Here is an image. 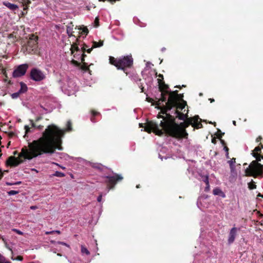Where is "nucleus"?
Masks as SVG:
<instances>
[{"instance_id": "nucleus-1", "label": "nucleus", "mask_w": 263, "mask_h": 263, "mask_svg": "<svg viewBox=\"0 0 263 263\" xmlns=\"http://www.w3.org/2000/svg\"><path fill=\"white\" fill-rule=\"evenodd\" d=\"M64 132L54 124L48 125L42 134V137L29 143V149L26 147L22 149L19 157L31 160L42 154H53L56 149L62 150V137Z\"/></svg>"}, {"instance_id": "nucleus-2", "label": "nucleus", "mask_w": 263, "mask_h": 263, "mask_svg": "<svg viewBox=\"0 0 263 263\" xmlns=\"http://www.w3.org/2000/svg\"><path fill=\"white\" fill-rule=\"evenodd\" d=\"M199 119V116H195L193 118H188L185 122L179 125L176 123L175 119L173 116L168 115L164 121H160V126L162 129L159 128L158 123L149 122L145 126V130L149 133L153 132L159 136H162L165 133L166 135L173 138H185L188 134L185 129L190 125L196 128L202 127V124L198 122Z\"/></svg>"}, {"instance_id": "nucleus-3", "label": "nucleus", "mask_w": 263, "mask_h": 263, "mask_svg": "<svg viewBox=\"0 0 263 263\" xmlns=\"http://www.w3.org/2000/svg\"><path fill=\"white\" fill-rule=\"evenodd\" d=\"M91 167L98 170L100 172H103L104 169H108L112 174L113 176H103L102 178L105 179L104 182L107 184L108 190L113 189L118 182L121 181L123 178L119 174L113 172L111 169L108 168L107 166L101 163H96L91 165Z\"/></svg>"}, {"instance_id": "nucleus-4", "label": "nucleus", "mask_w": 263, "mask_h": 263, "mask_svg": "<svg viewBox=\"0 0 263 263\" xmlns=\"http://www.w3.org/2000/svg\"><path fill=\"white\" fill-rule=\"evenodd\" d=\"M252 155L256 159V160L253 161L246 168L245 170L246 175L255 178L258 176L263 177V165L258 163V161H260L262 159L261 156L254 152H252Z\"/></svg>"}, {"instance_id": "nucleus-5", "label": "nucleus", "mask_w": 263, "mask_h": 263, "mask_svg": "<svg viewBox=\"0 0 263 263\" xmlns=\"http://www.w3.org/2000/svg\"><path fill=\"white\" fill-rule=\"evenodd\" d=\"M167 95H168V99L165 102L163 103V104L162 105L160 109L161 112L163 114H165L166 116L163 117L159 115L158 117V118H163L162 121L164 120L167 115H170V114H167V112L170 111L172 109V106L176 103L178 100H179L178 91L177 90L175 91L170 90Z\"/></svg>"}, {"instance_id": "nucleus-6", "label": "nucleus", "mask_w": 263, "mask_h": 263, "mask_svg": "<svg viewBox=\"0 0 263 263\" xmlns=\"http://www.w3.org/2000/svg\"><path fill=\"white\" fill-rule=\"evenodd\" d=\"M159 83V90L161 92L160 94L159 98H156V100L154 103L157 105L158 109H160L162 104L164 102L167 101L166 96L169 92V87L168 85L165 84L163 81H161L160 79H158Z\"/></svg>"}, {"instance_id": "nucleus-7", "label": "nucleus", "mask_w": 263, "mask_h": 263, "mask_svg": "<svg viewBox=\"0 0 263 263\" xmlns=\"http://www.w3.org/2000/svg\"><path fill=\"white\" fill-rule=\"evenodd\" d=\"M133 65V59L132 55L122 56L119 58V65L122 68H118L119 70H122L126 74H128L127 71V68H131Z\"/></svg>"}, {"instance_id": "nucleus-8", "label": "nucleus", "mask_w": 263, "mask_h": 263, "mask_svg": "<svg viewBox=\"0 0 263 263\" xmlns=\"http://www.w3.org/2000/svg\"><path fill=\"white\" fill-rule=\"evenodd\" d=\"M29 77L35 82H41L46 78V74L37 68H33L31 69Z\"/></svg>"}, {"instance_id": "nucleus-9", "label": "nucleus", "mask_w": 263, "mask_h": 263, "mask_svg": "<svg viewBox=\"0 0 263 263\" xmlns=\"http://www.w3.org/2000/svg\"><path fill=\"white\" fill-rule=\"evenodd\" d=\"M28 67L29 65L27 64H23L17 66L13 70L12 77L16 78L24 76Z\"/></svg>"}, {"instance_id": "nucleus-10", "label": "nucleus", "mask_w": 263, "mask_h": 263, "mask_svg": "<svg viewBox=\"0 0 263 263\" xmlns=\"http://www.w3.org/2000/svg\"><path fill=\"white\" fill-rule=\"evenodd\" d=\"M63 88L67 89L69 92H73L78 90L76 83L71 79L67 78L66 84H64Z\"/></svg>"}, {"instance_id": "nucleus-11", "label": "nucleus", "mask_w": 263, "mask_h": 263, "mask_svg": "<svg viewBox=\"0 0 263 263\" xmlns=\"http://www.w3.org/2000/svg\"><path fill=\"white\" fill-rule=\"evenodd\" d=\"M240 231V228L233 227L229 231L228 238V244H232L237 236V232Z\"/></svg>"}, {"instance_id": "nucleus-12", "label": "nucleus", "mask_w": 263, "mask_h": 263, "mask_svg": "<svg viewBox=\"0 0 263 263\" xmlns=\"http://www.w3.org/2000/svg\"><path fill=\"white\" fill-rule=\"evenodd\" d=\"M23 161L19 158H16L14 156H10L6 161V165L11 167H15L22 163Z\"/></svg>"}, {"instance_id": "nucleus-13", "label": "nucleus", "mask_w": 263, "mask_h": 263, "mask_svg": "<svg viewBox=\"0 0 263 263\" xmlns=\"http://www.w3.org/2000/svg\"><path fill=\"white\" fill-rule=\"evenodd\" d=\"M38 37L34 34H31L30 35L29 40L27 42V46L30 48L31 50H34L37 48Z\"/></svg>"}, {"instance_id": "nucleus-14", "label": "nucleus", "mask_w": 263, "mask_h": 263, "mask_svg": "<svg viewBox=\"0 0 263 263\" xmlns=\"http://www.w3.org/2000/svg\"><path fill=\"white\" fill-rule=\"evenodd\" d=\"M237 174L236 170V167H230V176L229 177V181L231 182H234L237 178Z\"/></svg>"}, {"instance_id": "nucleus-15", "label": "nucleus", "mask_w": 263, "mask_h": 263, "mask_svg": "<svg viewBox=\"0 0 263 263\" xmlns=\"http://www.w3.org/2000/svg\"><path fill=\"white\" fill-rule=\"evenodd\" d=\"M186 105L187 104L186 101H183V102H179V100H178L176 103L172 106V108L173 107H176L177 109L182 110L183 108H185Z\"/></svg>"}, {"instance_id": "nucleus-16", "label": "nucleus", "mask_w": 263, "mask_h": 263, "mask_svg": "<svg viewBox=\"0 0 263 263\" xmlns=\"http://www.w3.org/2000/svg\"><path fill=\"white\" fill-rule=\"evenodd\" d=\"M3 4L4 6L12 11H15L18 9L17 5L14 4H11L9 2H4Z\"/></svg>"}, {"instance_id": "nucleus-17", "label": "nucleus", "mask_w": 263, "mask_h": 263, "mask_svg": "<svg viewBox=\"0 0 263 263\" xmlns=\"http://www.w3.org/2000/svg\"><path fill=\"white\" fill-rule=\"evenodd\" d=\"M109 60L110 64L116 66L118 69V68H122L121 66L119 65V58L116 59L113 57H109Z\"/></svg>"}, {"instance_id": "nucleus-18", "label": "nucleus", "mask_w": 263, "mask_h": 263, "mask_svg": "<svg viewBox=\"0 0 263 263\" xmlns=\"http://www.w3.org/2000/svg\"><path fill=\"white\" fill-rule=\"evenodd\" d=\"M174 114L176 115V117L181 120L184 121L187 117V115H184V114L180 112L178 110H175Z\"/></svg>"}, {"instance_id": "nucleus-19", "label": "nucleus", "mask_w": 263, "mask_h": 263, "mask_svg": "<svg viewBox=\"0 0 263 263\" xmlns=\"http://www.w3.org/2000/svg\"><path fill=\"white\" fill-rule=\"evenodd\" d=\"M213 194L215 195H219L222 197H225L224 193L219 188H216L213 191Z\"/></svg>"}, {"instance_id": "nucleus-20", "label": "nucleus", "mask_w": 263, "mask_h": 263, "mask_svg": "<svg viewBox=\"0 0 263 263\" xmlns=\"http://www.w3.org/2000/svg\"><path fill=\"white\" fill-rule=\"evenodd\" d=\"M20 85H21V88L20 89V90L18 91L21 94L26 92L28 89L26 84H25L24 83L22 82L20 83Z\"/></svg>"}, {"instance_id": "nucleus-21", "label": "nucleus", "mask_w": 263, "mask_h": 263, "mask_svg": "<svg viewBox=\"0 0 263 263\" xmlns=\"http://www.w3.org/2000/svg\"><path fill=\"white\" fill-rule=\"evenodd\" d=\"M40 107L45 111V114L50 113L52 112L53 109V107L49 106L47 105H46V107H44L42 105H40Z\"/></svg>"}, {"instance_id": "nucleus-22", "label": "nucleus", "mask_w": 263, "mask_h": 263, "mask_svg": "<svg viewBox=\"0 0 263 263\" xmlns=\"http://www.w3.org/2000/svg\"><path fill=\"white\" fill-rule=\"evenodd\" d=\"M86 56V54L83 53L81 56V62L83 63V66L82 67V69L86 71L89 70L88 67H87V64L84 62L85 57Z\"/></svg>"}, {"instance_id": "nucleus-23", "label": "nucleus", "mask_w": 263, "mask_h": 263, "mask_svg": "<svg viewBox=\"0 0 263 263\" xmlns=\"http://www.w3.org/2000/svg\"><path fill=\"white\" fill-rule=\"evenodd\" d=\"M236 160V158H233L232 159H231L230 160H229L228 161V163L230 165V167H236L235 165V163L236 162L235 161Z\"/></svg>"}, {"instance_id": "nucleus-24", "label": "nucleus", "mask_w": 263, "mask_h": 263, "mask_svg": "<svg viewBox=\"0 0 263 263\" xmlns=\"http://www.w3.org/2000/svg\"><path fill=\"white\" fill-rule=\"evenodd\" d=\"M248 187L250 190H253L256 188V185H255V182L253 181V180L252 181L248 183Z\"/></svg>"}, {"instance_id": "nucleus-25", "label": "nucleus", "mask_w": 263, "mask_h": 263, "mask_svg": "<svg viewBox=\"0 0 263 263\" xmlns=\"http://www.w3.org/2000/svg\"><path fill=\"white\" fill-rule=\"evenodd\" d=\"M72 27L69 25L66 26V32L69 36H72Z\"/></svg>"}, {"instance_id": "nucleus-26", "label": "nucleus", "mask_w": 263, "mask_h": 263, "mask_svg": "<svg viewBox=\"0 0 263 263\" xmlns=\"http://www.w3.org/2000/svg\"><path fill=\"white\" fill-rule=\"evenodd\" d=\"M81 252L82 254H85L87 255L90 254V252L88 250V249L84 246L81 247Z\"/></svg>"}, {"instance_id": "nucleus-27", "label": "nucleus", "mask_w": 263, "mask_h": 263, "mask_svg": "<svg viewBox=\"0 0 263 263\" xmlns=\"http://www.w3.org/2000/svg\"><path fill=\"white\" fill-rule=\"evenodd\" d=\"M103 44V41H100L99 42H93V48L100 47L102 46Z\"/></svg>"}, {"instance_id": "nucleus-28", "label": "nucleus", "mask_w": 263, "mask_h": 263, "mask_svg": "<svg viewBox=\"0 0 263 263\" xmlns=\"http://www.w3.org/2000/svg\"><path fill=\"white\" fill-rule=\"evenodd\" d=\"M99 114V112L95 111H92V116L90 118V120L92 122H96V121L95 120V116L98 115Z\"/></svg>"}, {"instance_id": "nucleus-29", "label": "nucleus", "mask_w": 263, "mask_h": 263, "mask_svg": "<svg viewBox=\"0 0 263 263\" xmlns=\"http://www.w3.org/2000/svg\"><path fill=\"white\" fill-rule=\"evenodd\" d=\"M131 79L136 82H137V83L139 81H141V79L138 78L137 74H133V76H131Z\"/></svg>"}, {"instance_id": "nucleus-30", "label": "nucleus", "mask_w": 263, "mask_h": 263, "mask_svg": "<svg viewBox=\"0 0 263 263\" xmlns=\"http://www.w3.org/2000/svg\"><path fill=\"white\" fill-rule=\"evenodd\" d=\"M202 181L205 183L206 185H208V187H210L209 182V177L208 176H205L202 178Z\"/></svg>"}, {"instance_id": "nucleus-31", "label": "nucleus", "mask_w": 263, "mask_h": 263, "mask_svg": "<svg viewBox=\"0 0 263 263\" xmlns=\"http://www.w3.org/2000/svg\"><path fill=\"white\" fill-rule=\"evenodd\" d=\"M54 176L58 177H63L65 176V174L59 171H56L53 175Z\"/></svg>"}, {"instance_id": "nucleus-32", "label": "nucleus", "mask_w": 263, "mask_h": 263, "mask_svg": "<svg viewBox=\"0 0 263 263\" xmlns=\"http://www.w3.org/2000/svg\"><path fill=\"white\" fill-rule=\"evenodd\" d=\"M18 193H19V191H14V190H11V191L7 192V194L9 196L14 195L18 194Z\"/></svg>"}, {"instance_id": "nucleus-33", "label": "nucleus", "mask_w": 263, "mask_h": 263, "mask_svg": "<svg viewBox=\"0 0 263 263\" xmlns=\"http://www.w3.org/2000/svg\"><path fill=\"white\" fill-rule=\"evenodd\" d=\"M0 263H11L9 261H5V257L0 254Z\"/></svg>"}, {"instance_id": "nucleus-34", "label": "nucleus", "mask_w": 263, "mask_h": 263, "mask_svg": "<svg viewBox=\"0 0 263 263\" xmlns=\"http://www.w3.org/2000/svg\"><path fill=\"white\" fill-rule=\"evenodd\" d=\"M20 94L21 93L18 91H17L16 92H14V93H13L12 94H11V96L12 99H15L19 97V96L20 95Z\"/></svg>"}, {"instance_id": "nucleus-35", "label": "nucleus", "mask_w": 263, "mask_h": 263, "mask_svg": "<svg viewBox=\"0 0 263 263\" xmlns=\"http://www.w3.org/2000/svg\"><path fill=\"white\" fill-rule=\"evenodd\" d=\"M93 48V47H92V48H89V49H88L87 50H86L85 47H83V48H82V51H83V52H84L85 51H86L87 53H90L91 52V51H92V48Z\"/></svg>"}, {"instance_id": "nucleus-36", "label": "nucleus", "mask_w": 263, "mask_h": 263, "mask_svg": "<svg viewBox=\"0 0 263 263\" xmlns=\"http://www.w3.org/2000/svg\"><path fill=\"white\" fill-rule=\"evenodd\" d=\"M67 130L71 131L72 129V127H71V123L70 121H68L67 122Z\"/></svg>"}, {"instance_id": "nucleus-37", "label": "nucleus", "mask_w": 263, "mask_h": 263, "mask_svg": "<svg viewBox=\"0 0 263 263\" xmlns=\"http://www.w3.org/2000/svg\"><path fill=\"white\" fill-rule=\"evenodd\" d=\"M25 129L26 130V134L31 132L30 128L28 125L25 126Z\"/></svg>"}, {"instance_id": "nucleus-38", "label": "nucleus", "mask_w": 263, "mask_h": 263, "mask_svg": "<svg viewBox=\"0 0 263 263\" xmlns=\"http://www.w3.org/2000/svg\"><path fill=\"white\" fill-rule=\"evenodd\" d=\"M254 151H255V152H257L256 153H258V152H260V151H261V148L260 147V146H256V147L255 148L253 152H254Z\"/></svg>"}, {"instance_id": "nucleus-39", "label": "nucleus", "mask_w": 263, "mask_h": 263, "mask_svg": "<svg viewBox=\"0 0 263 263\" xmlns=\"http://www.w3.org/2000/svg\"><path fill=\"white\" fill-rule=\"evenodd\" d=\"M12 259L15 260V259L12 258ZM15 260H19V261H22L23 260V257L21 256H18L16 258Z\"/></svg>"}, {"instance_id": "nucleus-40", "label": "nucleus", "mask_w": 263, "mask_h": 263, "mask_svg": "<svg viewBox=\"0 0 263 263\" xmlns=\"http://www.w3.org/2000/svg\"><path fill=\"white\" fill-rule=\"evenodd\" d=\"M57 243L58 244H61V245H64V246H65L67 247H69V245H68V244H67L66 243L64 242H62V241H58L57 242Z\"/></svg>"}, {"instance_id": "nucleus-41", "label": "nucleus", "mask_w": 263, "mask_h": 263, "mask_svg": "<svg viewBox=\"0 0 263 263\" xmlns=\"http://www.w3.org/2000/svg\"><path fill=\"white\" fill-rule=\"evenodd\" d=\"M183 94H179V102H183V101H184L183 100Z\"/></svg>"}, {"instance_id": "nucleus-42", "label": "nucleus", "mask_w": 263, "mask_h": 263, "mask_svg": "<svg viewBox=\"0 0 263 263\" xmlns=\"http://www.w3.org/2000/svg\"><path fill=\"white\" fill-rule=\"evenodd\" d=\"M102 194H100L97 198V201L99 202H100L102 200Z\"/></svg>"}, {"instance_id": "nucleus-43", "label": "nucleus", "mask_w": 263, "mask_h": 263, "mask_svg": "<svg viewBox=\"0 0 263 263\" xmlns=\"http://www.w3.org/2000/svg\"><path fill=\"white\" fill-rule=\"evenodd\" d=\"M83 32H84V34L87 35V33H88V30L87 28H84V29L83 30Z\"/></svg>"}, {"instance_id": "nucleus-44", "label": "nucleus", "mask_w": 263, "mask_h": 263, "mask_svg": "<svg viewBox=\"0 0 263 263\" xmlns=\"http://www.w3.org/2000/svg\"><path fill=\"white\" fill-rule=\"evenodd\" d=\"M262 137H261V136H258V137L256 138V142H259L260 141H261V140H262Z\"/></svg>"}, {"instance_id": "nucleus-45", "label": "nucleus", "mask_w": 263, "mask_h": 263, "mask_svg": "<svg viewBox=\"0 0 263 263\" xmlns=\"http://www.w3.org/2000/svg\"><path fill=\"white\" fill-rule=\"evenodd\" d=\"M14 231L15 232H16L17 234H20V235H22L23 234V232H21V231L20 230H16V229H14Z\"/></svg>"}, {"instance_id": "nucleus-46", "label": "nucleus", "mask_w": 263, "mask_h": 263, "mask_svg": "<svg viewBox=\"0 0 263 263\" xmlns=\"http://www.w3.org/2000/svg\"><path fill=\"white\" fill-rule=\"evenodd\" d=\"M6 184L7 185H14V182H6Z\"/></svg>"}, {"instance_id": "nucleus-47", "label": "nucleus", "mask_w": 263, "mask_h": 263, "mask_svg": "<svg viewBox=\"0 0 263 263\" xmlns=\"http://www.w3.org/2000/svg\"><path fill=\"white\" fill-rule=\"evenodd\" d=\"M30 122H31V126L32 127H36V126L35 125V124L33 123V121L32 120H30Z\"/></svg>"}, {"instance_id": "nucleus-48", "label": "nucleus", "mask_w": 263, "mask_h": 263, "mask_svg": "<svg viewBox=\"0 0 263 263\" xmlns=\"http://www.w3.org/2000/svg\"><path fill=\"white\" fill-rule=\"evenodd\" d=\"M0 172H1V173H0V180H1L2 179V178L3 177V176H4V174H3V173L2 172L1 170H0Z\"/></svg>"}, {"instance_id": "nucleus-49", "label": "nucleus", "mask_w": 263, "mask_h": 263, "mask_svg": "<svg viewBox=\"0 0 263 263\" xmlns=\"http://www.w3.org/2000/svg\"><path fill=\"white\" fill-rule=\"evenodd\" d=\"M21 183H22V181H20L14 182V185H20Z\"/></svg>"}, {"instance_id": "nucleus-50", "label": "nucleus", "mask_w": 263, "mask_h": 263, "mask_svg": "<svg viewBox=\"0 0 263 263\" xmlns=\"http://www.w3.org/2000/svg\"><path fill=\"white\" fill-rule=\"evenodd\" d=\"M43 127V125H39V126H36V128L37 129H39V130L42 129Z\"/></svg>"}, {"instance_id": "nucleus-51", "label": "nucleus", "mask_w": 263, "mask_h": 263, "mask_svg": "<svg viewBox=\"0 0 263 263\" xmlns=\"http://www.w3.org/2000/svg\"><path fill=\"white\" fill-rule=\"evenodd\" d=\"M139 87L140 88L141 90V92H144V87L142 86V85H139Z\"/></svg>"}, {"instance_id": "nucleus-52", "label": "nucleus", "mask_w": 263, "mask_h": 263, "mask_svg": "<svg viewBox=\"0 0 263 263\" xmlns=\"http://www.w3.org/2000/svg\"><path fill=\"white\" fill-rule=\"evenodd\" d=\"M218 131L221 133V135L219 137V138L221 139V138L222 137V136H223L224 134V133H221L220 129H218Z\"/></svg>"}, {"instance_id": "nucleus-53", "label": "nucleus", "mask_w": 263, "mask_h": 263, "mask_svg": "<svg viewBox=\"0 0 263 263\" xmlns=\"http://www.w3.org/2000/svg\"><path fill=\"white\" fill-rule=\"evenodd\" d=\"M46 234H53V231H49V232H46Z\"/></svg>"}, {"instance_id": "nucleus-54", "label": "nucleus", "mask_w": 263, "mask_h": 263, "mask_svg": "<svg viewBox=\"0 0 263 263\" xmlns=\"http://www.w3.org/2000/svg\"><path fill=\"white\" fill-rule=\"evenodd\" d=\"M42 119V117H38L36 119V121H39V120H41Z\"/></svg>"}, {"instance_id": "nucleus-55", "label": "nucleus", "mask_w": 263, "mask_h": 263, "mask_svg": "<svg viewBox=\"0 0 263 263\" xmlns=\"http://www.w3.org/2000/svg\"><path fill=\"white\" fill-rule=\"evenodd\" d=\"M57 233L60 234L61 233V232L59 230H55V231H53V233Z\"/></svg>"}, {"instance_id": "nucleus-56", "label": "nucleus", "mask_w": 263, "mask_h": 263, "mask_svg": "<svg viewBox=\"0 0 263 263\" xmlns=\"http://www.w3.org/2000/svg\"><path fill=\"white\" fill-rule=\"evenodd\" d=\"M224 151L226 152V153H227V152H228V151H229V148H228V147H227V146H225V147H224Z\"/></svg>"}, {"instance_id": "nucleus-57", "label": "nucleus", "mask_w": 263, "mask_h": 263, "mask_svg": "<svg viewBox=\"0 0 263 263\" xmlns=\"http://www.w3.org/2000/svg\"><path fill=\"white\" fill-rule=\"evenodd\" d=\"M212 142L213 143H216V139L215 138L212 139Z\"/></svg>"}, {"instance_id": "nucleus-58", "label": "nucleus", "mask_w": 263, "mask_h": 263, "mask_svg": "<svg viewBox=\"0 0 263 263\" xmlns=\"http://www.w3.org/2000/svg\"><path fill=\"white\" fill-rule=\"evenodd\" d=\"M220 142H221V143L223 145L225 144V142H224V140H222V139H220Z\"/></svg>"}, {"instance_id": "nucleus-59", "label": "nucleus", "mask_w": 263, "mask_h": 263, "mask_svg": "<svg viewBox=\"0 0 263 263\" xmlns=\"http://www.w3.org/2000/svg\"><path fill=\"white\" fill-rule=\"evenodd\" d=\"M209 100L210 101L211 103L214 102L215 101L214 99H209Z\"/></svg>"}, {"instance_id": "nucleus-60", "label": "nucleus", "mask_w": 263, "mask_h": 263, "mask_svg": "<svg viewBox=\"0 0 263 263\" xmlns=\"http://www.w3.org/2000/svg\"><path fill=\"white\" fill-rule=\"evenodd\" d=\"M226 156L227 158H228V159L229 158V152H227Z\"/></svg>"}, {"instance_id": "nucleus-61", "label": "nucleus", "mask_w": 263, "mask_h": 263, "mask_svg": "<svg viewBox=\"0 0 263 263\" xmlns=\"http://www.w3.org/2000/svg\"><path fill=\"white\" fill-rule=\"evenodd\" d=\"M31 209H33V210H34L36 208V207L35 206H31L30 208Z\"/></svg>"}, {"instance_id": "nucleus-62", "label": "nucleus", "mask_w": 263, "mask_h": 263, "mask_svg": "<svg viewBox=\"0 0 263 263\" xmlns=\"http://www.w3.org/2000/svg\"><path fill=\"white\" fill-rule=\"evenodd\" d=\"M209 188H210V187H208V185H206V186L205 187V191H208V190H209Z\"/></svg>"}, {"instance_id": "nucleus-63", "label": "nucleus", "mask_w": 263, "mask_h": 263, "mask_svg": "<svg viewBox=\"0 0 263 263\" xmlns=\"http://www.w3.org/2000/svg\"><path fill=\"white\" fill-rule=\"evenodd\" d=\"M259 146H260V147L261 148H261H263V145H262L261 143H260V144H259Z\"/></svg>"}, {"instance_id": "nucleus-64", "label": "nucleus", "mask_w": 263, "mask_h": 263, "mask_svg": "<svg viewBox=\"0 0 263 263\" xmlns=\"http://www.w3.org/2000/svg\"><path fill=\"white\" fill-rule=\"evenodd\" d=\"M165 50H166V48H165V47H163V48L161 49V51H164Z\"/></svg>"}]
</instances>
